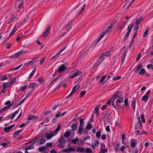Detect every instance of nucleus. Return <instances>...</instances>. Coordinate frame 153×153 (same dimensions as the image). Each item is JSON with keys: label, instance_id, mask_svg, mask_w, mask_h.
Returning a JSON list of instances; mask_svg holds the SVG:
<instances>
[{"label": "nucleus", "instance_id": "nucleus-15", "mask_svg": "<svg viewBox=\"0 0 153 153\" xmlns=\"http://www.w3.org/2000/svg\"><path fill=\"white\" fill-rule=\"evenodd\" d=\"M19 111L17 110L15 111L13 114H10L9 116V117L11 120H13L15 117V115L17 114L19 112Z\"/></svg>", "mask_w": 153, "mask_h": 153}, {"label": "nucleus", "instance_id": "nucleus-33", "mask_svg": "<svg viewBox=\"0 0 153 153\" xmlns=\"http://www.w3.org/2000/svg\"><path fill=\"white\" fill-rule=\"evenodd\" d=\"M45 140L44 139H41L39 140L38 144H43L45 143Z\"/></svg>", "mask_w": 153, "mask_h": 153}, {"label": "nucleus", "instance_id": "nucleus-35", "mask_svg": "<svg viewBox=\"0 0 153 153\" xmlns=\"http://www.w3.org/2000/svg\"><path fill=\"white\" fill-rule=\"evenodd\" d=\"M12 45V43L7 44L5 46V48L6 49H8Z\"/></svg>", "mask_w": 153, "mask_h": 153}, {"label": "nucleus", "instance_id": "nucleus-3", "mask_svg": "<svg viewBox=\"0 0 153 153\" xmlns=\"http://www.w3.org/2000/svg\"><path fill=\"white\" fill-rule=\"evenodd\" d=\"M23 0H16L15 2V8L16 9H20L23 8Z\"/></svg>", "mask_w": 153, "mask_h": 153}, {"label": "nucleus", "instance_id": "nucleus-20", "mask_svg": "<svg viewBox=\"0 0 153 153\" xmlns=\"http://www.w3.org/2000/svg\"><path fill=\"white\" fill-rule=\"evenodd\" d=\"M131 32V29H128L127 30V31H126V33L125 36L124 38L125 39H126L128 38L129 36L130 33Z\"/></svg>", "mask_w": 153, "mask_h": 153}, {"label": "nucleus", "instance_id": "nucleus-23", "mask_svg": "<svg viewBox=\"0 0 153 153\" xmlns=\"http://www.w3.org/2000/svg\"><path fill=\"white\" fill-rule=\"evenodd\" d=\"M123 101V97H119V98L116 101V103H120L122 102Z\"/></svg>", "mask_w": 153, "mask_h": 153}, {"label": "nucleus", "instance_id": "nucleus-22", "mask_svg": "<svg viewBox=\"0 0 153 153\" xmlns=\"http://www.w3.org/2000/svg\"><path fill=\"white\" fill-rule=\"evenodd\" d=\"M28 86V84H26L24 86H22L20 87V90L21 91H23L25 90Z\"/></svg>", "mask_w": 153, "mask_h": 153}, {"label": "nucleus", "instance_id": "nucleus-55", "mask_svg": "<svg viewBox=\"0 0 153 153\" xmlns=\"http://www.w3.org/2000/svg\"><path fill=\"white\" fill-rule=\"evenodd\" d=\"M16 81V78H13V79L11 81L10 83L11 84H13Z\"/></svg>", "mask_w": 153, "mask_h": 153}, {"label": "nucleus", "instance_id": "nucleus-58", "mask_svg": "<svg viewBox=\"0 0 153 153\" xmlns=\"http://www.w3.org/2000/svg\"><path fill=\"white\" fill-rule=\"evenodd\" d=\"M78 140V138H76L75 139H73L72 140V142L73 143H75Z\"/></svg>", "mask_w": 153, "mask_h": 153}, {"label": "nucleus", "instance_id": "nucleus-47", "mask_svg": "<svg viewBox=\"0 0 153 153\" xmlns=\"http://www.w3.org/2000/svg\"><path fill=\"white\" fill-rule=\"evenodd\" d=\"M100 135L101 133L100 131H98L96 133V136L98 137H100Z\"/></svg>", "mask_w": 153, "mask_h": 153}, {"label": "nucleus", "instance_id": "nucleus-6", "mask_svg": "<svg viewBox=\"0 0 153 153\" xmlns=\"http://www.w3.org/2000/svg\"><path fill=\"white\" fill-rule=\"evenodd\" d=\"M110 55V54L109 52H105L101 54L100 57V60H101V62H102L106 57L109 56Z\"/></svg>", "mask_w": 153, "mask_h": 153}, {"label": "nucleus", "instance_id": "nucleus-10", "mask_svg": "<svg viewBox=\"0 0 153 153\" xmlns=\"http://www.w3.org/2000/svg\"><path fill=\"white\" fill-rule=\"evenodd\" d=\"M79 85H76L73 88L72 91L68 95V97H70L73 94L75 93L76 91L79 88Z\"/></svg>", "mask_w": 153, "mask_h": 153}, {"label": "nucleus", "instance_id": "nucleus-14", "mask_svg": "<svg viewBox=\"0 0 153 153\" xmlns=\"http://www.w3.org/2000/svg\"><path fill=\"white\" fill-rule=\"evenodd\" d=\"M100 106V104L97 105L94 110V113L96 114V115L98 114V111Z\"/></svg>", "mask_w": 153, "mask_h": 153}, {"label": "nucleus", "instance_id": "nucleus-48", "mask_svg": "<svg viewBox=\"0 0 153 153\" xmlns=\"http://www.w3.org/2000/svg\"><path fill=\"white\" fill-rule=\"evenodd\" d=\"M128 99L127 98H126L124 100V103L125 105L126 106H128Z\"/></svg>", "mask_w": 153, "mask_h": 153}, {"label": "nucleus", "instance_id": "nucleus-53", "mask_svg": "<svg viewBox=\"0 0 153 153\" xmlns=\"http://www.w3.org/2000/svg\"><path fill=\"white\" fill-rule=\"evenodd\" d=\"M9 107H8V106H6V107H4L3 108H2V109H1V113L2 112V111H5V110H7V109Z\"/></svg>", "mask_w": 153, "mask_h": 153}, {"label": "nucleus", "instance_id": "nucleus-52", "mask_svg": "<svg viewBox=\"0 0 153 153\" xmlns=\"http://www.w3.org/2000/svg\"><path fill=\"white\" fill-rule=\"evenodd\" d=\"M10 131V129L8 128V127H6L4 128V131L8 133Z\"/></svg>", "mask_w": 153, "mask_h": 153}, {"label": "nucleus", "instance_id": "nucleus-12", "mask_svg": "<svg viewBox=\"0 0 153 153\" xmlns=\"http://www.w3.org/2000/svg\"><path fill=\"white\" fill-rule=\"evenodd\" d=\"M25 51H21L15 53L14 55L12 56H14L15 58H17L22 56L24 53H25Z\"/></svg>", "mask_w": 153, "mask_h": 153}, {"label": "nucleus", "instance_id": "nucleus-42", "mask_svg": "<svg viewBox=\"0 0 153 153\" xmlns=\"http://www.w3.org/2000/svg\"><path fill=\"white\" fill-rule=\"evenodd\" d=\"M83 128L79 127V135H81L82 132Z\"/></svg>", "mask_w": 153, "mask_h": 153}, {"label": "nucleus", "instance_id": "nucleus-34", "mask_svg": "<svg viewBox=\"0 0 153 153\" xmlns=\"http://www.w3.org/2000/svg\"><path fill=\"white\" fill-rule=\"evenodd\" d=\"M145 72V71L144 69H142L141 70H140V72H139V74L140 75H142L144 74Z\"/></svg>", "mask_w": 153, "mask_h": 153}, {"label": "nucleus", "instance_id": "nucleus-17", "mask_svg": "<svg viewBox=\"0 0 153 153\" xmlns=\"http://www.w3.org/2000/svg\"><path fill=\"white\" fill-rule=\"evenodd\" d=\"M99 144V142L98 141L95 140L92 143V146L94 148L95 147L98 146Z\"/></svg>", "mask_w": 153, "mask_h": 153}, {"label": "nucleus", "instance_id": "nucleus-44", "mask_svg": "<svg viewBox=\"0 0 153 153\" xmlns=\"http://www.w3.org/2000/svg\"><path fill=\"white\" fill-rule=\"evenodd\" d=\"M21 132V130L16 131L14 133V135L16 136L18 135H19Z\"/></svg>", "mask_w": 153, "mask_h": 153}, {"label": "nucleus", "instance_id": "nucleus-28", "mask_svg": "<svg viewBox=\"0 0 153 153\" xmlns=\"http://www.w3.org/2000/svg\"><path fill=\"white\" fill-rule=\"evenodd\" d=\"M34 147L33 144H32L28 146L25 148V149L26 150H30L31 149H33Z\"/></svg>", "mask_w": 153, "mask_h": 153}, {"label": "nucleus", "instance_id": "nucleus-30", "mask_svg": "<svg viewBox=\"0 0 153 153\" xmlns=\"http://www.w3.org/2000/svg\"><path fill=\"white\" fill-rule=\"evenodd\" d=\"M9 82H3V88H6L9 85Z\"/></svg>", "mask_w": 153, "mask_h": 153}, {"label": "nucleus", "instance_id": "nucleus-59", "mask_svg": "<svg viewBox=\"0 0 153 153\" xmlns=\"http://www.w3.org/2000/svg\"><path fill=\"white\" fill-rule=\"evenodd\" d=\"M148 30H147L144 32L143 35V37H145L146 36V35L148 33Z\"/></svg>", "mask_w": 153, "mask_h": 153}, {"label": "nucleus", "instance_id": "nucleus-29", "mask_svg": "<svg viewBox=\"0 0 153 153\" xmlns=\"http://www.w3.org/2000/svg\"><path fill=\"white\" fill-rule=\"evenodd\" d=\"M77 151L78 152H83L85 151V149L83 148L79 147L78 148Z\"/></svg>", "mask_w": 153, "mask_h": 153}, {"label": "nucleus", "instance_id": "nucleus-26", "mask_svg": "<svg viewBox=\"0 0 153 153\" xmlns=\"http://www.w3.org/2000/svg\"><path fill=\"white\" fill-rule=\"evenodd\" d=\"M50 32L49 29H47L46 31L44 32L43 36H47L49 33Z\"/></svg>", "mask_w": 153, "mask_h": 153}, {"label": "nucleus", "instance_id": "nucleus-2", "mask_svg": "<svg viewBox=\"0 0 153 153\" xmlns=\"http://www.w3.org/2000/svg\"><path fill=\"white\" fill-rule=\"evenodd\" d=\"M142 19L143 18L142 17H140L139 19L136 21L135 25L134 23L131 24L128 27L127 29H132L134 25H135L134 29H138L139 28V25L140 24Z\"/></svg>", "mask_w": 153, "mask_h": 153}, {"label": "nucleus", "instance_id": "nucleus-16", "mask_svg": "<svg viewBox=\"0 0 153 153\" xmlns=\"http://www.w3.org/2000/svg\"><path fill=\"white\" fill-rule=\"evenodd\" d=\"M38 85L36 83H31L30 84L29 87L32 89H34L38 86Z\"/></svg>", "mask_w": 153, "mask_h": 153}, {"label": "nucleus", "instance_id": "nucleus-32", "mask_svg": "<svg viewBox=\"0 0 153 153\" xmlns=\"http://www.w3.org/2000/svg\"><path fill=\"white\" fill-rule=\"evenodd\" d=\"M101 62V60H100V59H99V61L95 63V64L94 65V67L95 68L97 66H98L100 64V63L101 62Z\"/></svg>", "mask_w": 153, "mask_h": 153}, {"label": "nucleus", "instance_id": "nucleus-25", "mask_svg": "<svg viewBox=\"0 0 153 153\" xmlns=\"http://www.w3.org/2000/svg\"><path fill=\"white\" fill-rule=\"evenodd\" d=\"M84 120L82 118H81L80 119L79 121V127L83 128L84 126L83 124Z\"/></svg>", "mask_w": 153, "mask_h": 153}, {"label": "nucleus", "instance_id": "nucleus-61", "mask_svg": "<svg viewBox=\"0 0 153 153\" xmlns=\"http://www.w3.org/2000/svg\"><path fill=\"white\" fill-rule=\"evenodd\" d=\"M65 141V138L63 137H61L60 141V143H64Z\"/></svg>", "mask_w": 153, "mask_h": 153}, {"label": "nucleus", "instance_id": "nucleus-24", "mask_svg": "<svg viewBox=\"0 0 153 153\" xmlns=\"http://www.w3.org/2000/svg\"><path fill=\"white\" fill-rule=\"evenodd\" d=\"M36 71V69H34L31 72V73L28 76V79H31L32 78V77L33 76Z\"/></svg>", "mask_w": 153, "mask_h": 153}, {"label": "nucleus", "instance_id": "nucleus-1", "mask_svg": "<svg viewBox=\"0 0 153 153\" xmlns=\"http://www.w3.org/2000/svg\"><path fill=\"white\" fill-rule=\"evenodd\" d=\"M61 125H59L55 131L45 133L44 135L45 137L48 139H51L53 137L57 134L61 129Z\"/></svg>", "mask_w": 153, "mask_h": 153}, {"label": "nucleus", "instance_id": "nucleus-18", "mask_svg": "<svg viewBox=\"0 0 153 153\" xmlns=\"http://www.w3.org/2000/svg\"><path fill=\"white\" fill-rule=\"evenodd\" d=\"M130 0H127L125 3V5L127 6V7L128 8L131 5V4H132V3L134 2L135 0H132V1L131 2L129 3V1Z\"/></svg>", "mask_w": 153, "mask_h": 153}, {"label": "nucleus", "instance_id": "nucleus-51", "mask_svg": "<svg viewBox=\"0 0 153 153\" xmlns=\"http://www.w3.org/2000/svg\"><path fill=\"white\" fill-rule=\"evenodd\" d=\"M70 134V133L69 131H66L64 134V136L65 137H68Z\"/></svg>", "mask_w": 153, "mask_h": 153}, {"label": "nucleus", "instance_id": "nucleus-40", "mask_svg": "<svg viewBox=\"0 0 153 153\" xmlns=\"http://www.w3.org/2000/svg\"><path fill=\"white\" fill-rule=\"evenodd\" d=\"M45 149V148L44 147H42L39 148V150L40 152H43Z\"/></svg>", "mask_w": 153, "mask_h": 153}, {"label": "nucleus", "instance_id": "nucleus-37", "mask_svg": "<svg viewBox=\"0 0 153 153\" xmlns=\"http://www.w3.org/2000/svg\"><path fill=\"white\" fill-rule=\"evenodd\" d=\"M71 128L73 130H74L76 129L77 126L75 124H73L72 125Z\"/></svg>", "mask_w": 153, "mask_h": 153}, {"label": "nucleus", "instance_id": "nucleus-43", "mask_svg": "<svg viewBox=\"0 0 153 153\" xmlns=\"http://www.w3.org/2000/svg\"><path fill=\"white\" fill-rule=\"evenodd\" d=\"M144 115L143 114H141L140 116L141 118L142 119V121L143 123L145 122V120L144 119Z\"/></svg>", "mask_w": 153, "mask_h": 153}, {"label": "nucleus", "instance_id": "nucleus-41", "mask_svg": "<svg viewBox=\"0 0 153 153\" xmlns=\"http://www.w3.org/2000/svg\"><path fill=\"white\" fill-rule=\"evenodd\" d=\"M92 127V125L90 123H89L86 126V128L88 129H90Z\"/></svg>", "mask_w": 153, "mask_h": 153}, {"label": "nucleus", "instance_id": "nucleus-63", "mask_svg": "<svg viewBox=\"0 0 153 153\" xmlns=\"http://www.w3.org/2000/svg\"><path fill=\"white\" fill-rule=\"evenodd\" d=\"M38 81L40 83H41L43 82L44 80L42 78H40L38 79Z\"/></svg>", "mask_w": 153, "mask_h": 153}, {"label": "nucleus", "instance_id": "nucleus-46", "mask_svg": "<svg viewBox=\"0 0 153 153\" xmlns=\"http://www.w3.org/2000/svg\"><path fill=\"white\" fill-rule=\"evenodd\" d=\"M85 152L87 153H91V150L89 148H87L85 150Z\"/></svg>", "mask_w": 153, "mask_h": 153}, {"label": "nucleus", "instance_id": "nucleus-7", "mask_svg": "<svg viewBox=\"0 0 153 153\" xmlns=\"http://www.w3.org/2000/svg\"><path fill=\"white\" fill-rule=\"evenodd\" d=\"M66 68L67 67L64 65H62L59 66L58 70L55 72L54 74H56L58 72H62L64 71Z\"/></svg>", "mask_w": 153, "mask_h": 153}, {"label": "nucleus", "instance_id": "nucleus-11", "mask_svg": "<svg viewBox=\"0 0 153 153\" xmlns=\"http://www.w3.org/2000/svg\"><path fill=\"white\" fill-rule=\"evenodd\" d=\"M108 29L106 30H105L103 31V32L102 33V34L100 36V37L98 38L97 40V43L99 42L100 40L103 38L104 35L108 32Z\"/></svg>", "mask_w": 153, "mask_h": 153}, {"label": "nucleus", "instance_id": "nucleus-45", "mask_svg": "<svg viewBox=\"0 0 153 153\" xmlns=\"http://www.w3.org/2000/svg\"><path fill=\"white\" fill-rule=\"evenodd\" d=\"M107 151V148H104L102 149H101V152H102V153H105Z\"/></svg>", "mask_w": 153, "mask_h": 153}, {"label": "nucleus", "instance_id": "nucleus-38", "mask_svg": "<svg viewBox=\"0 0 153 153\" xmlns=\"http://www.w3.org/2000/svg\"><path fill=\"white\" fill-rule=\"evenodd\" d=\"M16 31V29H13L12 31H11V32L10 34L9 35V37H10L11 36L13 35V34H14V33H15Z\"/></svg>", "mask_w": 153, "mask_h": 153}, {"label": "nucleus", "instance_id": "nucleus-19", "mask_svg": "<svg viewBox=\"0 0 153 153\" xmlns=\"http://www.w3.org/2000/svg\"><path fill=\"white\" fill-rule=\"evenodd\" d=\"M65 49V48H63L61 50H60V51L59 52L54 56L53 58L52 59H55L56 58H57L58 57L57 56L60 54Z\"/></svg>", "mask_w": 153, "mask_h": 153}, {"label": "nucleus", "instance_id": "nucleus-60", "mask_svg": "<svg viewBox=\"0 0 153 153\" xmlns=\"http://www.w3.org/2000/svg\"><path fill=\"white\" fill-rule=\"evenodd\" d=\"M52 145V143L51 142L48 143H46V146L48 147L51 146Z\"/></svg>", "mask_w": 153, "mask_h": 153}, {"label": "nucleus", "instance_id": "nucleus-56", "mask_svg": "<svg viewBox=\"0 0 153 153\" xmlns=\"http://www.w3.org/2000/svg\"><path fill=\"white\" fill-rule=\"evenodd\" d=\"M132 105L134 108V109H135V101L134 100H133L132 102Z\"/></svg>", "mask_w": 153, "mask_h": 153}, {"label": "nucleus", "instance_id": "nucleus-5", "mask_svg": "<svg viewBox=\"0 0 153 153\" xmlns=\"http://www.w3.org/2000/svg\"><path fill=\"white\" fill-rule=\"evenodd\" d=\"M120 94L121 93L120 92H116L114 94L113 97L111 98V100H112V105L114 107H115V105L114 102V101L117 97H120Z\"/></svg>", "mask_w": 153, "mask_h": 153}, {"label": "nucleus", "instance_id": "nucleus-54", "mask_svg": "<svg viewBox=\"0 0 153 153\" xmlns=\"http://www.w3.org/2000/svg\"><path fill=\"white\" fill-rule=\"evenodd\" d=\"M101 138L103 140H105L106 138V135L105 134L102 135L101 137Z\"/></svg>", "mask_w": 153, "mask_h": 153}, {"label": "nucleus", "instance_id": "nucleus-21", "mask_svg": "<svg viewBox=\"0 0 153 153\" xmlns=\"http://www.w3.org/2000/svg\"><path fill=\"white\" fill-rule=\"evenodd\" d=\"M72 26V22H68L66 25L65 28L66 29H71Z\"/></svg>", "mask_w": 153, "mask_h": 153}, {"label": "nucleus", "instance_id": "nucleus-27", "mask_svg": "<svg viewBox=\"0 0 153 153\" xmlns=\"http://www.w3.org/2000/svg\"><path fill=\"white\" fill-rule=\"evenodd\" d=\"M136 140H132L131 141V146L132 147H134L136 145Z\"/></svg>", "mask_w": 153, "mask_h": 153}, {"label": "nucleus", "instance_id": "nucleus-50", "mask_svg": "<svg viewBox=\"0 0 153 153\" xmlns=\"http://www.w3.org/2000/svg\"><path fill=\"white\" fill-rule=\"evenodd\" d=\"M106 76L105 75L103 76L101 78L100 80V82L101 83L105 79Z\"/></svg>", "mask_w": 153, "mask_h": 153}, {"label": "nucleus", "instance_id": "nucleus-49", "mask_svg": "<svg viewBox=\"0 0 153 153\" xmlns=\"http://www.w3.org/2000/svg\"><path fill=\"white\" fill-rule=\"evenodd\" d=\"M135 133L137 135L141 134V132L140 131L138 130H136L135 132Z\"/></svg>", "mask_w": 153, "mask_h": 153}, {"label": "nucleus", "instance_id": "nucleus-36", "mask_svg": "<svg viewBox=\"0 0 153 153\" xmlns=\"http://www.w3.org/2000/svg\"><path fill=\"white\" fill-rule=\"evenodd\" d=\"M120 78L121 77L120 76H118L116 77H114L113 78V80L114 81H115L119 79H120Z\"/></svg>", "mask_w": 153, "mask_h": 153}, {"label": "nucleus", "instance_id": "nucleus-9", "mask_svg": "<svg viewBox=\"0 0 153 153\" xmlns=\"http://www.w3.org/2000/svg\"><path fill=\"white\" fill-rule=\"evenodd\" d=\"M149 91H147L146 94L142 97V100L144 101L145 102H146L148 100L149 97Z\"/></svg>", "mask_w": 153, "mask_h": 153}, {"label": "nucleus", "instance_id": "nucleus-4", "mask_svg": "<svg viewBox=\"0 0 153 153\" xmlns=\"http://www.w3.org/2000/svg\"><path fill=\"white\" fill-rule=\"evenodd\" d=\"M81 73V72L80 71H79L77 70H75L70 72L69 77L71 78H73L79 76Z\"/></svg>", "mask_w": 153, "mask_h": 153}, {"label": "nucleus", "instance_id": "nucleus-31", "mask_svg": "<svg viewBox=\"0 0 153 153\" xmlns=\"http://www.w3.org/2000/svg\"><path fill=\"white\" fill-rule=\"evenodd\" d=\"M35 118H36V117L32 115H31L28 117L27 120H30L35 119Z\"/></svg>", "mask_w": 153, "mask_h": 153}, {"label": "nucleus", "instance_id": "nucleus-64", "mask_svg": "<svg viewBox=\"0 0 153 153\" xmlns=\"http://www.w3.org/2000/svg\"><path fill=\"white\" fill-rule=\"evenodd\" d=\"M105 148V146L104 144L102 143L101 144V149Z\"/></svg>", "mask_w": 153, "mask_h": 153}, {"label": "nucleus", "instance_id": "nucleus-62", "mask_svg": "<svg viewBox=\"0 0 153 153\" xmlns=\"http://www.w3.org/2000/svg\"><path fill=\"white\" fill-rule=\"evenodd\" d=\"M144 145L146 147H147L149 145V143L148 142H146V141H145L144 142Z\"/></svg>", "mask_w": 153, "mask_h": 153}, {"label": "nucleus", "instance_id": "nucleus-8", "mask_svg": "<svg viewBox=\"0 0 153 153\" xmlns=\"http://www.w3.org/2000/svg\"><path fill=\"white\" fill-rule=\"evenodd\" d=\"M75 150V149L74 147H68L67 149H64L63 151L67 153H71L74 152Z\"/></svg>", "mask_w": 153, "mask_h": 153}, {"label": "nucleus", "instance_id": "nucleus-13", "mask_svg": "<svg viewBox=\"0 0 153 153\" xmlns=\"http://www.w3.org/2000/svg\"><path fill=\"white\" fill-rule=\"evenodd\" d=\"M143 66L141 65H137L136 68V69L135 70V72L136 73H137L138 72V71L139 70H141L142 69H143Z\"/></svg>", "mask_w": 153, "mask_h": 153}, {"label": "nucleus", "instance_id": "nucleus-57", "mask_svg": "<svg viewBox=\"0 0 153 153\" xmlns=\"http://www.w3.org/2000/svg\"><path fill=\"white\" fill-rule=\"evenodd\" d=\"M44 61H45V59L44 58H42V59L40 62V64L41 65H42L43 64V63L44 62Z\"/></svg>", "mask_w": 153, "mask_h": 153}, {"label": "nucleus", "instance_id": "nucleus-39", "mask_svg": "<svg viewBox=\"0 0 153 153\" xmlns=\"http://www.w3.org/2000/svg\"><path fill=\"white\" fill-rule=\"evenodd\" d=\"M147 68L148 69L151 68L153 70V65L152 64H149L147 65Z\"/></svg>", "mask_w": 153, "mask_h": 153}]
</instances>
